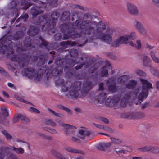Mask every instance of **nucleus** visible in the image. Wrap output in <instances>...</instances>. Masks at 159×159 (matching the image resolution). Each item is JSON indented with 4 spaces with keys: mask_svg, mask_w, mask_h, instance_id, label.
<instances>
[{
    "mask_svg": "<svg viewBox=\"0 0 159 159\" xmlns=\"http://www.w3.org/2000/svg\"><path fill=\"white\" fill-rule=\"evenodd\" d=\"M150 58L147 56H145L143 58V64L146 66L147 64L149 62Z\"/></svg>",
    "mask_w": 159,
    "mask_h": 159,
    "instance_id": "nucleus-15",
    "label": "nucleus"
},
{
    "mask_svg": "<svg viewBox=\"0 0 159 159\" xmlns=\"http://www.w3.org/2000/svg\"><path fill=\"white\" fill-rule=\"evenodd\" d=\"M66 129L69 130H74L76 129V127L74 126L69 124H64L62 125Z\"/></svg>",
    "mask_w": 159,
    "mask_h": 159,
    "instance_id": "nucleus-11",
    "label": "nucleus"
},
{
    "mask_svg": "<svg viewBox=\"0 0 159 159\" xmlns=\"http://www.w3.org/2000/svg\"><path fill=\"white\" fill-rule=\"evenodd\" d=\"M2 40H0V43L1 42ZM0 52H3V50H6V45H2L1 47H0Z\"/></svg>",
    "mask_w": 159,
    "mask_h": 159,
    "instance_id": "nucleus-30",
    "label": "nucleus"
},
{
    "mask_svg": "<svg viewBox=\"0 0 159 159\" xmlns=\"http://www.w3.org/2000/svg\"><path fill=\"white\" fill-rule=\"evenodd\" d=\"M126 8L127 11L131 14L137 15L139 13L138 9L136 6L133 3L127 2L126 3Z\"/></svg>",
    "mask_w": 159,
    "mask_h": 159,
    "instance_id": "nucleus-3",
    "label": "nucleus"
},
{
    "mask_svg": "<svg viewBox=\"0 0 159 159\" xmlns=\"http://www.w3.org/2000/svg\"><path fill=\"white\" fill-rule=\"evenodd\" d=\"M62 90L63 92H66L68 91L69 95L72 97L74 98L78 96V92L73 87L68 88L65 86H63L62 87Z\"/></svg>",
    "mask_w": 159,
    "mask_h": 159,
    "instance_id": "nucleus-5",
    "label": "nucleus"
},
{
    "mask_svg": "<svg viewBox=\"0 0 159 159\" xmlns=\"http://www.w3.org/2000/svg\"><path fill=\"white\" fill-rule=\"evenodd\" d=\"M135 25L137 29L143 26L140 22L137 21L135 22Z\"/></svg>",
    "mask_w": 159,
    "mask_h": 159,
    "instance_id": "nucleus-23",
    "label": "nucleus"
},
{
    "mask_svg": "<svg viewBox=\"0 0 159 159\" xmlns=\"http://www.w3.org/2000/svg\"><path fill=\"white\" fill-rule=\"evenodd\" d=\"M136 84V82L134 80H131L126 85V87L128 88H132Z\"/></svg>",
    "mask_w": 159,
    "mask_h": 159,
    "instance_id": "nucleus-14",
    "label": "nucleus"
},
{
    "mask_svg": "<svg viewBox=\"0 0 159 159\" xmlns=\"http://www.w3.org/2000/svg\"><path fill=\"white\" fill-rule=\"evenodd\" d=\"M107 68V67H103L102 70V75L103 76H106L107 75V71L106 69Z\"/></svg>",
    "mask_w": 159,
    "mask_h": 159,
    "instance_id": "nucleus-17",
    "label": "nucleus"
},
{
    "mask_svg": "<svg viewBox=\"0 0 159 159\" xmlns=\"http://www.w3.org/2000/svg\"><path fill=\"white\" fill-rule=\"evenodd\" d=\"M77 159H82L81 158H78Z\"/></svg>",
    "mask_w": 159,
    "mask_h": 159,
    "instance_id": "nucleus-51",
    "label": "nucleus"
},
{
    "mask_svg": "<svg viewBox=\"0 0 159 159\" xmlns=\"http://www.w3.org/2000/svg\"><path fill=\"white\" fill-rule=\"evenodd\" d=\"M140 80L142 86L138 90V92L135 94L136 97L135 100L138 99L139 100L136 103V104L140 103L144 98H146L148 95V90L153 88L152 84L147 80L143 79H141Z\"/></svg>",
    "mask_w": 159,
    "mask_h": 159,
    "instance_id": "nucleus-2",
    "label": "nucleus"
},
{
    "mask_svg": "<svg viewBox=\"0 0 159 159\" xmlns=\"http://www.w3.org/2000/svg\"><path fill=\"white\" fill-rule=\"evenodd\" d=\"M51 123H49L52 126H54L55 125V124L53 122H52L51 121H50Z\"/></svg>",
    "mask_w": 159,
    "mask_h": 159,
    "instance_id": "nucleus-41",
    "label": "nucleus"
},
{
    "mask_svg": "<svg viewBox=\"0 0 159 159\" xmlns=\"http://www.w3.org/2000/svg\"><path fill=\"white\" fill-rule=\"evenodd\" d=\"M103 145L106 147H109L111 146V143H104Z\"/></svg>",
    "mask_w": 159,
    "mask_h": 159,
    "instance_id": "nucleus-33",
    "label": "nucleus"
},
{
    "mask_svg": "<svg viewBox=\"0 0 159 159\" xmlns=\"http://www.w3.org/2000/svg\"><path fill=\"white\" fill-rule=\"evenodd\" d=\"M99 89H100V90L102 89L101 88H99Z\"/></svg>",
    "mask_w": 159,
    "mask_h": 159,
    "instance_id": "nucleus-54",
    "label": "nucleus"
},
{
    "mask_svg": "<svg viewBox=\"0 0 159 159\" xmlns=\"http://www.w3.org/2000/svg\"><path fill=\"white\" fill-rule=\"evenodd\" d=\"M150 54L152 60L154 62L156 63H159V59L155 55L153 52H151Z\"/></svg>",
    "mask_w": 159,
    "mask_h": 159,
    "instance_id": "nucleus-12",
    "label": "nucleus"
},
{
    "mask_svg": "<svg viewBox=\"0 0 159 159\" xmlns=\"http://www.w3.org/2000/svg\"><path fill=\"white\" fill-rule=\"evenodd\" d=\"M50 111L51 112H52V113H53L56 116H59V114L58 113H56L53 111L52 110H50Z\"/></svg>",
    "mask_w": 159,
    "mask_h": 159,
    "instance_id": "nucleus-39",
    "label": "nucleus"
},
{
    "mask_svg": "<svg viewBox=\"0 0 159 159\" xmlns=\"http://www.w3.org/2000/svg\"><path fill=\"white\" fill-rule=\"evenodd\" d=\"M156 5L159 7V2Z\"/></svg>",
    "mask_w": 159,
    "mask_h": 159,
    "instance_id": "nucleus-47",
    "label": "nucleus"
},
{
    "mask_svg": "<svg viewBox=\"0 0 159 159\" xmlns=\"http://www.w3.org/2000/svg\"><path fill=\"white\" fill-rule=\"evenodd\" d=\"M19 118L24 120L25 122H28L29 121V119L25 116H24L21 114H18L17 117L14 118L13 122L15 123L17 122L19 120Z\"/></svg>",
    "mask_w": 159,
    "mask_h": 159,
    "instance_id": "nucleus-7",
    "label": "nucleus"
},
{
    "mask_svg": "<svg viewBox=\"0 0 159 159\" xmlns=\"http://www.w3.org/2000/svg\"><path fill=\"white\" fill-rule=\"evenodd\" d=\"M129 45L133 47H134L138 49H140L141 48V44L140 40H137L136 41V43H135L133 41L129 42Z\"/></svg>",
    "mask_w": 159,
    "mask_h": 159,
    "instance_id": "nucleus-8",
    "label": "nucleus"
},
{
    "mask_svg": "<svg viewBox=\"0 0 159 159\" xmlns=\"http://www.w3.org/2000/svg\"><path fill=\"white\" fill-rule=\"evenodd\" d=\"M127 151L129 152H131L132 151V148L131 147H129L127 149Z\"/></svg>",
    "mask_w": 159,
    "mask_h": 159,
    "instance_id": "nucleus-40",
    "label": "nucleus"
},
{
    "mask_svg": "<svg viewBox=\"0 0 159 159\" xmlns=\"http://www.w3.org/2000/svg\"><path fill=\"white\" fill-rule=\"evenodd\" d=\"M33 74V72L28 70H26V73L25 74V75H26L28 76L29 77L31 78L32 77V76H30V75H31Z\"/></svg>",
    "mask_w": 159,
    "mask_h": 159,
    "instance_id": "nucleus-25",
    "label": "nucleus"
},
{
    "mask_svg": "<svg viewBox=\"0 0 159 159\" xmlns=\"http://www.w3.org/2000/svg\"><path fill=\"white\" fill-rule=\"evenodd\" d=\"M152 74L155 76L159 77V71L155 70L152 72Z\"/></svg>",
    "mask_w": 159,
    "mask_h": 159,
    "instance_id": "nucleus-29",
    "label": "nucleus"
},
{
    "mask_svg": "<svg viewBox=\"0 0 159 159\" xmlns=\"http://www.w3.org/2000/svg\"><path fill=\"white\" fill-rule=\"evenodd\" d=\"M60 159H62V158H61Z\"/></svg>",
    "mask_w": 159,
    "mask_h": 159,
    "instance_id": "nucleus-55",
    "label": "nucleus"
},
{
    "mask_svg": "<svg viewBox=\"0 0 159 159\" xmlns=\"http://www.w3.org/2000/svg\"><path fill=\"white\" fill-rule=\"evenodd\" d=\"M112 92H114L115 91H114V90H112Z\"/></svg>",
    "mask_w": 159,
    "mask_h": 159,
    "instance_id": "nucleus-52",
    "label": "nucleus"
},
{
    "mask_svg": "<svg viewBox=\"0 0 159 159\" xmlns=\"http://www.w3.org/2000/svg\"><path fill=\"white\" fill-rule=\"evenodd\" d=\"M82 137L80 136H73L72 138V139L74 141H76L79 138H82Z\"/></svg>",
    "mask_w": 159,
    "mask_h": 159,
    "instance_id": "nucleus-31",
    "label": "nucleus"
},
{
    "mask_svg": "<svg viewBox=\"0 0 159 159\" xmlns=\"http://www.w3.org/2000/svg\"><path fill=\"white\" fill-rule=\"evenodd\" d=\"M14 97L16 99L19 100L20 102H23L26 103H27V102H27V101H24V99H22L21 98L19 97L17 95H15Z\"/></svg>",
    "mask_w": 159,
    "mask_h": 159,
    "instance_id": "nucleus-21",
    "label": "nucleus"
},
{
    "mask_svg": "<svg viewBox=\"0 0 159 159\" xmlns=\"http://www.w3.org/2000/svg\"><path fill=\"white\" fill-rule=\"evenodd\" d=\"M1 115V114H0V115Z\"/></svg>",
    "mask_w": 159,
    "mask_h": 159,
    "instance_id": "nucleus-56",
    "label": "nucleus"
},
{
    "mask_svg": "<svg viewBox=\"0 0 159 159\" xmlns=\"http://www.w3.org/2000/svg\"><path fill=\"white\" fill-rule=\"evenodd\" d=\"M129 37L127 35L120 36L116 40L113 42L112 45L113 46H117L120 45L121 43L126 44L128 43H129Z\"/></svg>",
    "mask_w": 159,
    "mask_h": 159,
    "instance_id": "nucleus-4",
    "label": "nucleus"
},
{
    "mask_svg": "<svg viewBox=\"0 0 159 159\" xmlns=\"http://www.w3.org/2000/svg\"><path fill=\"white\" fill-rule=\"evenodd\" d=\"M45 129L47 131H48L49 132L52 134H56L57 133V131L54 129L50 128H48L47 129Z\"/></svg>",
    "mask_w": 159,
    "mask_h": 159,
    "instance_id": "nucleus-24",
    "label": "nucleus"
},
{
    "mask_svg": "<svg viewBox=\"0 0 159 159\" xmlns=\"http://www.w3.org/2000/svg\"><path fill=\"white\" fill-rule=\"evenodd\" d=\"M147 47L149 49H151L152 48V47L151 46H149V45H148L147 46Z\"/></svg>",
    "mask_w": 159,
    "mask_h": 159,
    "instance_id": "nucleus-43",
    "label": "nucleus"
},
{
    "mask_svg": "<svg viewBox=\"0 0 159 159\" xmlns=\"http://www.w3.org/2000/svg\"><path fill=\"white\" fill-rule=\"evenodd\" d=\"M96 26L97 31L99 33L98 38L108 43H111L115 35V31L112 29L105 28L104 24L101 22L98 23Z\"/></svg>",
    "mask_w": 159,
    "mask_h": 159,
    "instance_id": "nucleus-1",
    "label": "nucleus"
},
{
    "mask_svg": "<svg viewBox=\"0 0 159 159\" xmlns=\"http://www.w3.org/2000/svg\"><path fill=\"white\" fill-rule=\"evenodd\" d=\"M7 85L10 87L12 88V87H14L13 84L11 83H8L7 84Z\"/></svg>",
    "mask_w": 159,
    "mask_h": 159,
    "instance_id": "nucleus-38",
    "label": "nucleus"
},
{
    "mask_svg": "<svg viewBox=\"0 0 159 159\" xmlns=\"http://www.w3.org/2000/svg\"><path fill=\"white\" fill-rule=\"evenodd\" d=\"M79 132L81 135H88L89 134V132L85 128L80 129Z\"/></svg>",
    "mask_w": 159,
    "mask_h": 159,
    "instance_id": "nucleus-13",
    "label": "nucleus"
},
{
    "mask_svg": "<svg viewBox=\"0 0 159 159\" xmlns=\"http://www.w3.org/2000/svg\"><path fill=\"white\" fill-rule=\"evenodd\" d=\"M102 134H103V135H105V134H104V133H102Z\"/></svg>",
    "mask_w": 159,
    "mask_h": 159,
    "instance_id": "nucleus-53",
    "label": "nucleus"
},
{
    "mask_svg": "<svg viewBox=\"0 0 159 159\" xmlns=\"http://www.w3.org/2000/svg\"><path fill=\"white\" fill-rule=\"evenodd\" d=\"M39 135L41 137H44V134H39Z\"/></svg>",
    "mask_w": 159,
    "mask_h": 159,
    "instance_id": "nucleus-44",
    "label": "nucleus"
},
{
    "mask_svg": "<svg viewBox=\"0 0 159 159\" xmlns=\"http://www.w3.org/2000/svg\"><path fill=\"white\" fill-rule=\"evenodd\" d=\"M2 93L4 96H6L7 98H9V95H8L7 93L5 91H3L2 92Z\"/></svg>",
    "mask_w": 159,
    "mask_h": 159,
    "instance_id": "nucleus-36",
    "label": "nucleus"
},
{
    "mask_svg": "<svg viewBox=\"0 0 159 159\" xmlns=\"http://www.w3.org/2000/svg\"><path fill=\"white\" fill-rule=\"evenodd\" d=\"M140 149L142 151L150 152L155 153L159 152V148L156 147L144 146L141 148Z\"/></svg>",
    "mask_w": 159,
    "mask_h": 159,
    "instance_id": "nucleus-6",
    "label": "nucleus"
},
{
    "mask_svg": "<svg viewBox=\"0 0 159 159\" xmlns=\"http://www.w3.org/2000/svg\"><path fill=\"white\" fill-rule=\"evenodd\" d=\"M2 133L6 135V137L7 139H10L11 138V135L8 134L7 131H3L2 132Z\"/></svg>",
    "mask_w": 159,
    "mask_h": 159,
    "instance_id": "nucleus-28",
    "label": "nucleus"
},
{
    "mask_svg": "<svg viewBox=\"0 0 159 159\" xmlns=\"http://www.w3.org/2000/svg\"><path fill=\"white\" fill-rule=\"evenodd\" d=\"M136 73L137 74L139 75H142L143 76H145L146 75V74L145 73L140 70H137L136 71Z\"/></svg>",
    "mask_w": 159,
    "mask_h": 159,
    "instance_id": "nucleus-20",
    "label": "nucleus"
},
{
    "mask_svg": "<svg viewBox=\"0 0 159 159\" xmlns=\"http://www.w3.org/2000/svg\"><path fill=\"white\" fill-rule=\"evenodd\" d=\"M0 73L3 74L5 75H6V72H5L4 69L0 67Z\"/></svg>",
    "mask_w": 159,
    "mask_h": 159,
    "instance_id": "nucleus-32",
    "label": "nucleus"
},
{
    "mask_svg": "<svg viewBox=\"0 0 159 159\" xmlns=\"http://www.w3.org/2000/svg\"><path fill=\"white\" fill-rule=\"evenodd\" d=\"M153 3L156 5L159 2V0H152Z\"/></svg>",
    "mask_w": 159,
    "mask_h": 159,
    "instance_id": "nucleus-37",
    "label": "nucleus"
},
{
    "mask_svg": "<svg viewBox=\"0 0 159 159\" xmlns=\"http://www.w3.org/2000/svg\"><path fill=\"white\" fill-rule=\"evenodd\" d=\"M58 156H57V157H58V158L60 159V157H61V155L60 154H58Z\"/></svg>",
    "mask_w": 159,
    "mask_h": 159,
    "instance_id": "nucleus-42",
    "label": "nucleus"
},
{
    "mask_svg": "<svg viewBox=\"0 0 159 159\" xmlns=\"http://www.w3.org/2000/svg\"><path fill=\"white\" fill-rule=\"evenodd\" d=\"M73 152H75V153H77V152H77L76 151H74Z\"/></svg>",
    "mask_w": 159,
    "mask_h": 159,
    "instance_id": "nucleus-50",
    "label": "nucleus"
},
{
    "mask_svg": "<svg viewBox=\"0 0 159 159\" xmlns=\"http://www.w3.org/2000/svg\"><path fill=\"white\" fill-rule=\"evenodd\" d=\"M52 61H49V62H48V64H50V63H52Z\"/></svg>",
    "mask_w": 159,
    "mask_h": 159,
    "instance_id": "nucleus-48",
    "label": "nucleus"
},
{
    "mask_svg": "<svg viewBox=\"0 0 159 159\" xmlns=\"http://www.w3.org/2000/svg\"><path fill=\"white\" fill-rule=\"evenodd\" d=\"M156 106L157 107H159V102H158L156 104Z\"/></svg>",
    "mask_w": 159,
    "mask_h": 159,
    "instance_id": "nucleus-45",
    "label": "nucleus"
},
{
    "mask_svg": "<svg viewBox=\"0 0 159 159\" xmlns=\"http://www.w3.org/2000/svg\"><path fill=\"white\" fill-rule=\"evenodd\" d=\"M0 101H4V100L0 97Z\"/></svg>",
    "mask_w": 159,
    "mask_h": 159,
    "instance_id": "nucleus-46",
    "label": "nucleus"
},
{
    "mask_svg": "<svg viewBox=\"0 0 159 159\" xmlns=\"http://www.w3.org/2000/svg\"><path fill=\"white\" fill-rule=\"evenodd\" d=\"M111 141L113 143L116 144H119L121 142V141L120 140L116 139L114 138H111Z\"/></svg>",
    "mask_w": 159,
    "mask_h": 159,
    "instance_id": "nucleus-19",
    "label": "nucleus"
},
{
    "mask_svg": "<svg viewBox=\"0 0 159 159\" xmlns=\"http://www.w3.org/2000/svg\"><path fill=\"white\" fill-rule=\"evenodd\" d=\"M30 111H31L34 113H39V111L34 107H30L29 108Z\"/></svg>",
    "mask_w": 159,
    "mask_h": 159,
    "instance_id": "nucleus-22",
    "label": "nucleus"
},
{
    "mask_svg": "<svg viewBox=\"0 0 159 159\" xmlns=\"http://www.w3.org/2000/svg\"><path fill=\"white\" fill-rule=\"evenodd\" d=\"M2 115L4 116H7L8 115V111L9 110L5 107H3L1 108Z\"/></svg>",
    "mask_w": 159,
    "mask_h": 159,
    "instance_id": "nucleus-10",
    "label": "nucleus"
},
{
    "mask_svg": "<svg viewBox=\"0 0 159 159\" xmlns=\"http://www.w3.org/2000/svg\"><path fill=\"white\" fill-rule=\"evenodd\" d=\"M137 157H134L133 158V159H137Z\"/></svg>",
    "mask_w": 159,
    "mask_h": 159,
    "instance_id": "nucleus-49",
    "label": "nucleus"
},
{
    "mask_svg": "<svg viewBox=\"0 0 159 159\" xmlns=\"http://www.w3.org/2000/svg\"><path fill=\"white\" fill-rule=\"evenodd\" d=\"M155 86L156 89L159 90V81L156 82Z\"/></svg>",
    "mask_w": 159,
    "mask_h": 159,
    "instance_id": "nucleus-34",
    "label": "nucleus"
},
{
    "mask_svg": "<svg viewBox=\"0 0 159 159\" xmlns=\"http://www.w3.org/2000/svg\"><path fill=\"white\" fill-rule=\"evenodd\" d=\"M95 126L97 128L101 129H103L104 130L108 131L110 132H112L113 131V130L111 128L107 127H104L102 125L98 124H95Z\"/></svg>",
    "mask_w": 159,
    "mask_h": 159,
    "instance_id": "nucleus-9",
    "label": "nucleus"
},
{
    "mask_svg": "<svg viewBox=\"0 0 159 159\" xmlns=\"http://www.w3.org/2000/svg\"><path fill=\"white\" fill-rule=\"evenodd\" d=\"M138 31L141 34H145L146 32V30L143 25L138 29Z\"/></svg>",
    "mask_w": 159,
    "mask_h": 159,
    "instance_id": "nucleus-18",
    "label": "nucleus"
},
{
    "mask_svg": "<svg viewBox=\"0 0 159 159\" xmlns=\"http://www.w3.org/2000/svg\"><path fill=\"white\" fill-rule=\"evenodd\" d=\"M128 37L129 40V39H134L136 38V33L135 32H131L129 35H127Z\"/></svg>",
    "mask_w": 159,
    "mask_h": 159,
    "instance_id": "nucleus-16",
    "label": "nucleus"
},
{
    "mask_svg": "<svg viewBox=\"0 0 159 159\" xmlns=\"http://www.w3.org/2000/svg\"><path fill=\"white\" fill-rule=\"evenodd\" d=\"M102 121H103V122L105 123H107L108 122V120L107 119L105 118H103L102 119Z\"/></svg>",
    "mask_w": 159,
    "mask_h": 159,
    "instance_id": "nucleus-35",
    "label": "nucleus"
},
{
    "mask_svg": "<svg viewBox=\"0 0 159 159\" xmlns=\"http://www.w3.org/2000/svg\"><path fill=\"white\" fill-rule=\"evenodd\" d=\"M115 151L117 153H125L127 152L126 151L122 150H117V149H116L115 150Z\"/></svg>",
    "mask_w": 159,
    "mask_h": 159,
    "instance_id": "nucleus-26",
    "label": "nucleus"
},
{
    "mask_svg": "<svg viewBox=\"0 0 159 159\" xmlns=\"http://www.w3.org/2000/svg\"><path fill=\"white\" fill-rule=\"evenodd\" d=\"M15 150L17 152L19 153H22L24 152V150L22 148H19L15 149Z\"/></svg>",
    "mask_w": 159,
    "mask_h": 159,
    "instance_id": "nucleus-27",
    "label": "nucleus"
}]
</instances>
